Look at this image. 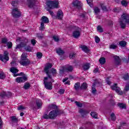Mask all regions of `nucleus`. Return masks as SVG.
<instances>
[{
    "instance_id": "obj_62",
    "label": "nucleus",
    "mask_w": 129,
    "mask_h": 129,
    "mask_svg": "<svg viewBox=\"0 0 129 129\" xmlns=\"http://www.w3.org/2000/svg\"><path fill=\"white\" fill-rule=\"evenodd\" d=\"M3 124V121L2 120V118L0 117V125Z\"/></svg>"
},
{
    "instance_id": "obj_16",
    "label": "nucleus",
    "mask_w": 129,
    "mask_h": 129,
    "mask_svg": "<svg viewBox=\"0 0 129 129\" xmlns=\"http://www.w3.org/2000/svg\"><path fill=\"white\" fill-rule=\"evenodd\" d=\"M12 93L10 92H3L1 94V97H5V96H8V97H10V96H11Z\"/></svg>"
},
{
    "instance_id": "obj_23",
    "label": "nucleus",
    "mask_w": 129,
    "mask_h": 129,
    "mask_svg": "<svg viewBox=\"0 0 129 129\" xmlns=\"http://www.w3.org/2000/svg\"><path fill=\"white\" fill-rule=\"evenodd\" d=\"M90 67V64L89 63H85L83 66V68L84 70H88Z\"/></svg>"
},
{
    "instance_id": "obj_41",
    "label": "nucleus",
    "mask_w": 129,
    "mask_h": 129,
    "mask_svg": "<svg viewBox=\"0 0 129 129\" xmlns=\"http://www.w3.org/2000/svg\"><path fill=\"white\" fill-rule=\"evenodd\" d=\"M32 47H31L30 46H27L26 47H25V49L27 52H31V51H32Z\"/></svg>"
},
{
    "instance_id": "obj_58",
    "label": "nucleus",
    "mask_w": 129,
    "mask_h": 129,
    "mask_svg": "<svg viewBox=\"0 0 129 129\" xmlns=\"http://www.w3.org/2000/svg\"><path fill=\"white\" fill-rule=\"evenodd\" d=\"M106 81L107 82V84H108L109 85H110V82H109V80L108 78H107L106 79Z\"/></svg>"
},
{
    "instance_id": "obj_20",
    "label": "nucleus",
    "mask_w": 129,
    "mask_h": 129,
    "mask_svg": "<svg viewBox=\"0 0 129 129\" xmlns=\"http://www.w3.org/2000/svg\"><path fill=\"white\" fill-rule=\"evenodd\" d=\"M114 59L115 60V64L116 65H120V58L118 56H115Z\"/></svg>"
},
{
    "instance_id": "obj_12",
    "label": "nucleus",
    "mask_w": 129,
    "mask_h": 129,
    "mask_svg": "<svg viewBox=\"0 0 129 129\" xmlns=\"http://www.w3.org/2000/svg\"><path fill=\"white\" fill-rule=\"evenodd\" d=\"M10 71L12 72V73H13V76L14 77H17V76H19V75H23V73H21L19 75L16 74V73H18L19 72V70L15 67L11 68Z\"/></svg>"
},
{
    "instance_id": "obj_21",
    "label": "nucleus",
    "mask_w": 129,
    "mask_h": 129,
    "mask_svg": "<svg viewBox=\"0 0 129 129\" xmlns=\"http://www.w3.org/2000/svg\"><path fill=\"white\" fill-rule=\"evenodd\" d=\"M81 48L85 53H88V52H89V49L85 45H81Z\"/></svg>"
},
{
    "instance_id": "obj_56",
    "label": "nucleus",
    "mask_w": 129,
    "mask_h": 129,
    "mask_svg": "<svg viewBox=\"0 0 129 129\" xmlns=\"http://www.w3.org/2000/svg\"><path fill=\"white\" fill-rule=\"evenodd\" d=\"M12 66H16V64H17V62L16 61H12L11 63Z\"/></svg>"
},
{
    "instance_id": "obj_55",
    "label": "nucleus",
    "mask_w": 129,
    "mask_h": 129,
    "mask_svg": "<svg viewBox=\"0 0 129 129\" xmlns=\"http://www.w3.org/2000/svg\"><path fill=\"white\" fill-rule=\"evenodd\" d=\"M79 112H80V113H86V111H84V110L82 109H80Z\"/></svg>"
},
{
    "instance_id": "obj_29",
    "label": "nucleus",
    "mask_w": 129,
    "mask_h": 129,
    "mask_svg": "<svg viewBox=\"0 0 129 129\" xmlns=\"http://www.w3.org/2000/svg\"><path fill=\"white\" fill-rule=\"evenodd\" d=\"M91 115L94 118H97V113H96L95 112H92L91 113Z\"/></svg>"
},
{
    "instance_id": "obj_40",
    "label": "nucleus",
    "mask_w": 129,
    "mask_h": 129,
    "mask_svg": "<svg viewBox=\"0 0 129 129\" xmlns=\"http://www.w3.org/2000/svg\"><path fill=\"white\" fill-rule=\"evenodd\" d=\"M36 56L37 58H38L39 59H41V58H42V56H43V54L41 52H37Z\"/></svg>"
},
{
    "instance_id": "obj_28",
    "label": "nucleus",
    "mask_w": 129,
    "mask_h": 129,
    "mask_svg": "<svg viewBox=\"0 0 129 129\" xmlns=\"http://www.w3.org/2000/svg\"><path fill=\"white\" fill-rule=\"evenodd\" d=\"M87 4L91 7V8H92L93 7V2L92 0H86Z\"/></svg>"
},
{
    "instance_id": "obj_5",
    "label": "nucleus",
    "mask_w": 129,
    "mask_h": 129,
    "mask_svg": "<svg viewBox=\"0 0 129 129\" xmlns=\"http://www.w3.org/2000/svg\"><path fill=\"white\" fill-rule=\"evenodd\" d=\"M21 65L22 66H26L29 63V60L27 59V54L23 53L21 55V59L20 62Z\"/></svg>"
},
{
    "instance_id": "obj_22",
    "label": "nucleus",
    "mask_w": 129,
    "mask_h": 129,
    "mask_svg": "<svg viewBox=\"0 0 129 129\" xmlns=\"http://www.w3.org/2000/svg\"><path fill=\"white\" fill-rule=\"evenodd\" d=\"M56 53L59 55H63L64 54V51L61 50V48H57L56 49Z\"/></svg>"
},
{
    "instance_id": "obj_42",
    "label": "nucleus",
    "mask_w": 129,
    "mask_h": 129,
    "mask_svg": "<svg viewBox=\"0 0 129 129\" xmlns=\"http://www.w3.org/2000/svg\"><path fill=\"white\" fill-rule=\"evenodd\" d=\"M18 110H23L24 109H26V107H25L23 105H21L19 107H18Z\"/></svg>"
},
{
    "instance_id": "obj_25",
    "label": "nucleus",
    "mask_w": 129,
    "mask_h": 129,
    "mask_svg": "<svg viewBox=\"0 0 129 129\" xmlns=\"http://www.w3.org/2000/svg\"><path fill=\"white\" fill-rule=\"evenodd\" d=\"M30 87H31V85L30 84V83L27 82V83H25L23 88L24 89L27 90V89H29V88H30Z\"/></svg>"
},
{
    "instance_id": "obj_63",
    "label": "nucleus",
    "mask_w": 129,
    "mask_h": 129,
    "mask_svg": "<svg viewBox=\"0 0 129 129\" xmlns=\"http://www.w3.org/2000/svg\"><path fill=\"white\" fill-rule=\"evenodd\" d=\"M64 84H69H69H70V81H67V82H66L64 83Z\"/></svg>"
},
{
    "instance_id": "obj_6",
    "label": "nucleus",
    "mask_w": 129,
    "mask_h": 129,
    "mask_svg": "<svg viewBox=\"0 0 129 129\" xmlns=\"http://www.w3.org/2000/svg\"><path fill=\"white\" fill-rule=\"evenodd\" d=\"M73 70V67L71 66H69L67 68L62 67L59 69V73L62 74L64 72H71Z\"/></svg>"
},
{
    "instance_id": "obj_48",
    "label": "nucleus",
    "mask_w": 129,
    "mask_h": 129,
    "mask_svg": "<svg viewBox=\"0 0 129 129\" xmlns=\"http://www.w3.org/2000/svg\"><path fill=\"white\" fill-rule=\"evenodd\" d=\"M100 6L103 11H106V7L103 4H101Z\"/></svg>"
},
{
    "instance_id": "obj_60",
    "label": "nucleus",
    "mask_w": 129,
    "mask_h": 129,
    "mask_svg": "<svg viewBox=\"0 0 129 129\" xmlns=\"http://www.w3.org/2000/svg\"><path fill=\"white\" fill-rule=\"evenodd\" d=\"M68 80V78H66L65 79H64L63 80H62V82H66V81H67Z\"/></svg>"
},
{
    "instance_id": "obj_61",
    "label": "nucleus",
    "mask_w": 129,
    "mask_h": 129,
    "mask_svg": "<svg viewBox=\"0 0 129 129\" xmlns=\"http://www.w3.org/2000/svg\"><path fill=\"white\" fill-rule=\"evenodd\" d=\"M97 72H98V69H96L94 70V73H97Z\"/></svg>"
},
{
    "instance_id": "obj_30",
    "label": "nucleus",
    "mask_w": 129,
    "mask_h": 129,
    "mask_svg": "<svg viewBox=\"0 0 129 129\" xmlns=\"http://www.w3.org/2000/svg\"><path fill=\"white\" fill-rule=\"evenodd\" d=\"M11 120L13 122H18V119L17 117L15 116L11 117Z\"/></svg>"
},
{
    "instance_id": "obj_33",
    "label": "nucleus",
    "mask_w": 129,
    "mask_h": 129,
    "mask_svg": "<svg viewBox=\"0 0 129 129\" xmlns=\"http://www.w3.org/2000/svg\"><path fill=\"white\" fill-rule=\"evenodd\" d=\"M99 62L100 64H104V63H105V58H104V57H101L99 59Z\"/></svg>"
},
{
    "instance_id": "obj_34",
    "label": "nucleus",
    "mask_w": 129,
    "mask_h": 129,
    "mask_svg": "<svg viewBox=\"0 0 129 129\" xmlns=\"http://www.w3.org/2000/svg\"><path fill=\"white\" fill-rule=\"evenodd\" d=\"M45 29V23L41 22L40 27V30L41 31Z\"/></svg>"
},
{
    "instance_id": "obj_47",
    "label": "nucleus",
    "mask_w": 129,
    "mask_h": 129,
    "mask_svg": "<svg viewBox=\"0 0 129 129\" xmlns=\"http://www.w3.org/2000/svg\"><path fill=\"white\" fill-rule=\"evenodd\" d=\"M118 106L119 107H121V108H125L126 107L125 104L122 103L119 104Z\"/></svg>"
},
{
    "instance_id": "obj_57",
    "label": "nucleus",
    "mask_w": 129,
    "mask_h": 129,
    "mask_svg": "<svg viewBox=\"0 0 129 129\" xmlns=\"http://www.w3.org/2000/svg\"><path fill=\"white\" fill-rule=\"evenodd\" d=\"M49 12L50 15L51 16L52 18H54V13H53V12L49 11Z\"/></svg>"
},
{
    "instance_id": "obj_9",
    "label": "nucleus",
    "mask_w": 129,
    "mask_h": 129,
    "mask_svg": "<svg viewBox=\"0 0 129 129\" xmlns=\"http://www.w3.org/2000/svg\"><path fill=\"white\" fill-rule=\"evenodd\" d=\"M111 88L112 89V90H115L116 93L119 95H121L122 94V91H121V90H120V88L116 86V84H115L114 85L111 86Z\"/></svg>"
},
{
    "instance_id": "obj_64",
    "label": "nucleus",
    "mask_w": 129,
    "mask_h": 129,
    "mask_svg": "<svg viewBox=\"0 0 129 129\" xmlns=\"http://www.w3.org/2000/svg\"><path fill=\"white\" fill-rule=\"evenodd\" d=\"M15 4H16V2H15V1L12 2V6H15Z\"/></svg>"
},
{
    "instance_id": "obj_17",
    "label": "nucleus",
    "mask_w": 129,
    "mask_h": 129,
    "mask_svg": "<svg viewBox=\"0 0 129 129\" xmlns=\"http://www.w3.org/2000/svg\"><path fill=\"white\" fill-rule=\"evenodd\" d=\"M63 16H64V14H63V12H62V10H59L57 13V17L58 19H62L63 18Z\"/></svg>"
},
{
    "instance_id": "obj_14",
    "label": "nucleus",
    "mask_w": 129,
    "mask_h": 129,
    "mask_svg": "<svg viewBox=\"0 0 129 129\" xmlns=\"http://www.w3.org/2000/svg\"><path fill=\"white\" fill-rule=\"evenodd\" d=\"M73 5L76 8H78V9H79V8H81V7H82V3H81V2L78 0L74 1Z\"/></svg>"
},
{
    "instance_id": "obj_32",
    "label": "nucleus",
    "mask_w": 129,
    "mask_h": 129,
    "mask_svg": "<svg viewBox=\"0 0 129 129\" xmlns=\"http://www.w3.org/2000/svg\"><path fill=\"white\" fill-rule=\"evenodd\" d=\"M75 88L76 90H78L80 88V83H77L75 85Z\"/></svg>"
},
{
    "instance_id": "obj_3",
    "label": "nucleus",
    "mask_w": 129,
    "mask_h": 129,
    "mask_svg": "<svg viewBox=\"0 0 129 129\" xmlns=\"http://www.w3.org/2000/svg\"><path fill=\"white\" fill-rule=\"evenodd\" d=\"M58 114H59V111L57 110H53L51 111L48 115L47 114H45L43 115V118H45V119H48L49 118H50V119H54Z\"/></svg>"
},
{
    "instance_id": "obj_10",
    "label": "nucleus",
    "mask_w": 129,
    "mask_h": 129,
    "mask_svg": "<svg viewBox=\"0 0 129 129\" xmlns=\"http://www.w3.org/2000/svg\"><path fill=\"white\" fill-rule=\"evenodd\" d=\"M12 16H13L14 18H19V17L21 16V12H20L19 9H18V8L14 9L12 10Z\"/></svg>"
},
{
    "instance_id": "obj_19",
    "label": "nucleus",
    "mask_w": 129,
    "mask_h": 129,
    "mask_svg": "<svg viewBox=\"0 0 129 129\" xmlns=\"http://www.w3.org/2000/svg\"><path fill=\"white\" fill-rule=\"evenodd\" d=\"M43 103H42V101L40 99H37L36 101V105L37 108H41L42 107Z\"/></svg>"
},
{
    "instance_id": "obj_43",
    "label": "nucleus",
    "mask_w": 129,
    "mask_h": 129,
    "mask_svg": "<svg viewBox=\"0 0 129 129\" xmlns=\"http://www.w3.org/2000/svg\"><path fill=\"white\" fill-rule=\"evenodd\" d=\"M6 77V75H5V74L4 73H1L0 74V79H4Z\"/></svg>"
},
{
    "instance_id": "obj_39",
    "label": "nucleus",
    "mask_w": 129,
    "mask_h": 129,
    "mask_svg": "<svg viewBox=\"0 0 129 129\" xmlns=\"http://www.w3.org/2000/svg\"><path fill=\"white\" fill-rule=\"evenodd\" d=\"M110 116L112 120H115L116 119V117L114 113H111Z\"/></svg>"
},
{
    "instance_id": "obj_37",
    "label": "nucleus",
    "mask_w": 129,
    "mask_h": 129,
    "mask_svg": "<svg viewBox=\"0 0 129 129\" xmlns=\"http://www.w3.org/2000/svg\"><path fill=\"white\" fill-rule=\"evenodd\" d=\"M100 12V11L99 10V9H98V8H97V7L95 8L94 12L96 15L99 14Z\"/></svg>"
},
{
    "instance_id": "obj_15",
    "label": "nucleus",
    "mask_w": 129,
    "mask_h": 129,
    "mask_svg": "<svg viewBox=\"0 0 129 129\" xmlns=\"http://www.w3.org/2000/svg\"><path fill=\"white\" fill-rule=\"evenodd\" d=\"M27 6L29 8H33L35 5V0H27Z\"/></svg>"
},
{
    "instance_id": "obj_45",
    "label": "nucleus",
    "mask_w": 129,
    "mask_h": 129,
    "mask_svg": "<svg viewBox=\"0 0 129 129\" xmlns=\"http://www.w3.org/2000/svg\"><path fill=\"white\" fill-rule=\"evenodd\" d=\"M53 39L55 42H58V41H59V37L57 36H53Z\"/></svg>"
},
{
    "instance_id": "obj_35",
    "label": "nucleus",
    "mask_w": 129,
    "mask_h": 129,
    "mask_svg": "<svg viewBox=\"0 0 129 129\" xmlns=\"http://www.w3.org/2000/svg\"><path fill=\"white\" fill-rule=\"evenodd\" d=\"M117 46L116 45V44H112L110 45L109 48L110 49H116Z\"/></svg>"
},
{
    "instance_id": "obj_7",
    "label": "nucleus",
    "mask_w": 129,
    "mask_h": 129,
    "mask_svg": "<svg viewBox=\"0 0 129 129\" xmlns=\"http://www.w3.org/2000/svg\"><path fill=\"white\" fill-rule=\"evenodd\" d=\"M0 60L3 61V62H7L10 60V57H9V52L8 51H4V55H3L0 54Z\"/></svg>"
},
{
    "instance_id": "obj_24",
    "label": "nucleus",
    "mask_w": 129,
    "mask_h": 129,
    "mask_svg": "<svg viewBox=\"0 0 129 129\" xmlns=\"http://www.w3.org/2000/svg\"><path fill=\"white\" fill-rule=\"evenodd\" d=\"M26 46V43H24V42H21L20 45H17L16 46V49H21V48H23V47H25Z\"/></svg>"
},
{
    "instance_id": "obj_59",
    "label": "nucleus",
    "mask_w": 129,
    "mask_h": 129,
    "mask_svg": "<svg viewBox=\"0 0 129 129\" xmlns=\"http://www.w3.org/2000/svg\"><path fill=\"white\" fill-rule=\"evenodd\" d=\"M21 38H18L17 40H16V42L17 43H19V42L21 41Z\"/></svg>"
},
{
    "instance_id": "obj_51",
    "label": "nucleus",
    "mask_w": 129,
    "mask_h": 129,
    "mask_svg": "<svg viewBox=\"0 0 129 129\" xmlns=\"http://www.w3.org/2000/svg\"><path fill=\"white\" fill-rule=\"evenodd\" d=\"M124 90V91H128V90H129V83L128 84H127Z\"/></svg>"
},
{
    "instance_id": "obj_31",
    "label": "nucleus",
    "mask_w": 129,
    "mask_h": 129,
    "mask_svg": "<svg viewBox=\"0 0 129 129\" xmlns=\"http://www.w3.org/2000/svg\"><path fill=\"white\" fill-rule=\"evenodd\" d=\"M48 108L49 109H55L57 108V106L55 105L51 104L49 105Z\"/></svg>"
},
{
    "instance_id": "obj_2",
    "label": "nucleus",
    "mask_w": 129,
    "mask_h": 129,
    "mask_svg": "<svg viewBox=\"0 0 129 129\" xmlns=\"http://www.w3.org/2000/svg\"><path fill=\"white\" fill-rule=\"evenodd\" d=\"M129 23V15L126 14H123L121 16V20L120 21V26L121 28H125V24Z\"/></svg>"
},
{
    "instance_id": "obj_50",
    "label": "nucleus",
    "mask_w": 129,
    "mask_h": 129,
    "mask_svg": "<svg viewBox=\"0 0 129 129\" xmlns=\"http://www.w3.org/2000/svg\"><path fill=\"white\" fill-rule=\"evenodd\" d=\"M64 92H65V90L63 89H61L58 91V93H59V94H63Z\"/></svg>"
},
{
    "instance_id": "obj_36",
    "label": "nucleus",
    "mask_w": 129,
    "mask_h": 129,
    "mask_svg": "<svg viewBox=\"0 0 129 129\" xmlns=\"http://www.w3.org/2000/svg\"><path fill=\"white\" fill-rule=\"evenodd\" d=\"M81 88H82V89H85L87 88V84L85 83H83L81 85Z\"/></svg>"
},
{
    "instance_id": "obj_4",
    "label": "nucleus",
    "mask_w": 129,
    "mask_h": 129,
    "mask_svg": "<svg viewBox=\"0 0 129 129\" xmlns=\"http://www.w3.org/2000/svg\"><path fill=\"white\" fill-rule=\"evenodd\" d=\"M48 8L50 9H58L60 8L59 6V2L58 1H48L46 4Z\"/></svg>"
},
{
    "instance_id": "obj_13",
    "label": "nucleus",
    "mask_w": 129,
    "mask_h": 129,
    "mask_svg": "<svg viewBox=\"0 0 129 129\" xmlns=\"http://www.w3.org/2000/svg\"><path fill=\"white\" fill-rule=\"evenodd\" d=\"M2 42L3 44H6L7 47L9 48V49H11L12 47H13V43L11 42H8V39L7 38H4L2 40Z\"/></svg>"
},
{
    "instance_id": "obj_53",
    "label": "nucleus",
    "mask_w": 129,
    "mask_h": 129,
    "mask_svg": "<svg viewBox=\"0 0 129 129\" xmlns=\"http://www.w3.org/2000/svg\"><path fill=\"white\" fill-rule=\"evenodd\" d=\"M123 78L124 80H127L129 78L128 74H126L125 76L123 77Z\"/></svg>"
},
{
    "instance_id": "obj_44",
    "label": "nucleus",
    "mask_w": 129,
    "mask_h": 129,
    "mask_svg": "<svg viewBox=\"0 0 129 129\" xmlns=\"http://www.w3.org/2000/svg\"><path fill=\"white\" fill-rule=\"evenodd\" d=\"M76 55V54L75 53L73 52L70 54V58H71V59H73V58H75Z\"/></svg>"
},
{
    "instance_id": "obj_1",
    "label": "nucleus",
    "mask_w": 129,
    "mask_h": 129,
    "mask_svg": "<svg viewBox=\"0 0 129 129\" xmlns=\"http://www.w3.org/2000/svg\"><path fill=\"white\" fill-rule=\"evenodd\" d=\"M52 64L47 63L44 67V72L46 73L48 77L44 78V84L46 89L51 90L53 88L52 83L54 82V80L52 79V77L57 74V71L55 69H52Z\"/></svg>"
},
{
    "instance_id": "obj_11",
    "label": "nucleus",
    "mask_w": 129,
    "mask_h": 129,
    "mask_svg": "<svg viewBox=\"0 0 129 129\" xmlns=\"http://www.w3.org/2000/svg\"><path fill=\"white\" fill-rule=\"evenodd\" d=\"M80 33H81V29L79 27H76V30L73 32V36L74 38H79L80 37Z\"/></svg>"
},
{
    "instance_id": "obj_52",
    "label": "nucleus",
    "mask_w": 129,
    "mask_h": 129,
    "mask_svg": "<svg viewBox=\"0 0 129 129\" xmlns=\"http://www.w3.org/2000/svg\"><path fill=\"white\" fill-rule=\"evenodd\" d=\"M92 92L93 94H95V93H96V89L94 87H92Z\"/></svg>"
},
{
    "instance_id": "obj_49",
    "label": "nucleus",
    "mask_w": 129,
    "mask_h": 129,
    "mask_svg": "<svg viewBox=\"0 0 129 129\" xmlns=\"http://www.w3.org/2000/svg\"><path fill=\"white\" fill-rule=\"evenodd\" d=\"M75 103H76V105H77L79 107H82V104H81L79 102L76 101Z\"/></svg>"
},
{
    "instance_id": "obj_18",
    "label": "nucleus",
    "mask_w": 129,
    "mask_h": 129,
    "mask_svg": "<svg viewBox=\"0 0 129 129\" xmlns=\"http://www.w3.org/2000/svg\"><path fill=\"white\" fill-rule=\"evenodd\" d=\"M41 22L44 24H48L49 23V19L46 16H43L41 18Z\"/></svg>"
},
{
    "instance_id": "obj_27",
    "label": "nucleus",
    "mask_w": 129,
    "mask_h": 129,
    "mask_svg": "<svg viewBox=\"0 0 129 129\" xmlns=\"http://www.w3.org/2000/svg\"><path fill=\"white\" fill-rule=\"evenodd\" d=\"M119 44L121 47H125V46L126 45V42L124 41H121L119 42Z\"/></svg>"
},
{
    "instance_id": "obj_54",
    "label": "nucleus",
    "mask_w": 129,
    "mask_h": 129,
    "mask_svg": "<svg viewBox=\"0 0 129 129\" xmlns=\"http://www.w3.org/2000/svg\"><path fill=\"white\" fill-rule=\"evenodd\" d=\"M31 44L33 45V46L37 43V41L35 40V39H32L31 40Z\"/></svg>"
},
{
    "instance_id": "obj_46",
    "label": "nucleus",
    "mask_w": 129,
    "mask_h": 129,
    "mask_svg": "<svg viewBox=\"0 0 129 129\" xmlns=\"http://www.w3.org/2000/svg\"><path fill=\"white\" fill-rule=\"evenodd\" d=\"M95 41L96 43H99V42L100 41V39L99 38V37H98V36H95Z\"/></svg>"
},
{
    "instance_id": "obj_8",
    "label": "nucleus",
    "mask_w": 129,
    "mask_h": 129,
    "mask_svg": "<svg viewBox=\"0 0 129 129\" xmlns=\"http://www.w3.org/2000/svg\"><path fill=\"white\" fill-rule=\"evenodd\" d=\"M28 79L27 75H24L23 77H20L16 78V81L18 83H23L26 82Z\"/></svg>"
},
{
    "instance_id": "obj_38",
    "label": "nucleus",
    "mask_w": 129,
    "mask_h": 129,
    "mask_svg": "<svg viewBox=\"0 0 129 129\" xmlns=\"http://www.w3.org/2000/svg\"><path fill=\"white\" fill-rule=\"evenodd\" d=\"M97 29V31H98L100 33H102V32H103V29L100 26H98Z\"/></svg>"
},
{
    "instance_id": "obj_26",
    "label": "nucleus",
    "mask_w": 129,
    "mask_h": 129,
    "mask_svg": "<svg viewBox=\"0 0 129 129\" xmlns=\"http://www.w3.org/2000/svg\"><path fill=\"white\" fill-rule=\"evenodd\" d=\"M121 4L123 7H127V5H128V2L125 0H123L121 2Z\"/></svg>"
}]
</instances>
